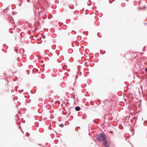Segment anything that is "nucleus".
Segmentation results:
<instances>
[{"instance_id":"4","label":"nucleus","mask_w":147,"mask_h":147,"mask_svg":"<svg viewBox=\"0 0 147 147\" xmlns=\"http://www.w3.org/2000/svg\"><path fill=\"white\" fill-rule=\"evenodd\" d=\"M67 68V66L66 65H64L63 67V69L64 70H65Z\"/></svg>"},{"instance_id":"1","label":"nucleus","mask_w":147,"mask_h":147,"mask_svg":"<svg viewBox=\"0 0 147 147\" xmlns=\"http://www.w3.org/2000/svg\"><path fill=\"white\" fill-rule=\"evenodd\" d=\"M96 138L99 141L103 142L106 140V136L105 134L101 133L97 136Z\"/></svg>"},{"instance_id":"7","label":"nucleus","mask_w":147,"mask_h":147,"mask_svg":"<svg viewBox=\"0 0 147 147\" xmlns=\"http://www.w3.org/2000/svg\"><path fill=\"white\" fill-rule=\"evenodd\" d=\"M110 132L111 133H113V132H112V131H110Z\"/></svg>"},{"instance_id":"3","label":"nucleus","mask_w":147,"mask_h":147,"mask_svg":"<svg viewBox=\"0 0 147 147\" xmlns=\"http://www.w3.org/2000/svg\"><path fill=\"white\" fill-rule=\"evenodd\" d=\"M75 110L77 111H79L80 110V108L79 107H75Z\"/></svg>"},{"instance_id":"2","label":"nucleus","mask_w":147,"mask_h":147,"mask_svg":"<svg viewBox=\"0 0 147 147\" xmlns=\"http://www.w3.org/2000/svg\"><path fill=\"white\" fill-rule=\"evenodd\" d=\"M104 142H103V145L105 146V147H109V144L107 141L106 140L104 141Z\"/></svg>"},{"instance_id":"6","label":"nucleus","mask_w":147,"mask_h":147,"mask_svg":"<svg viewBox=\"0 0 147 147\" xmlns=\"http://www.w3.org/2000/svg\"><path fill=\"white\" fill-rule=\"evenodd\" d=\"M145 70L146 71V72H147V68H146V69H145Z\"/></svg>"},{"instance_id":"5","label":"nucleus","mask_w":147,"mask_h":147,"mask_svg":"<svg viewBox=\"0 0 147 147\" xmlns=\"http://www.w3.org/2000/svg\"><path fill=\"white\" fill-rule=\"evenodd\" d=\"M59 126L61 127H64V125L63 124H61L59 125Z\"/></svg>"}]
</instances>
